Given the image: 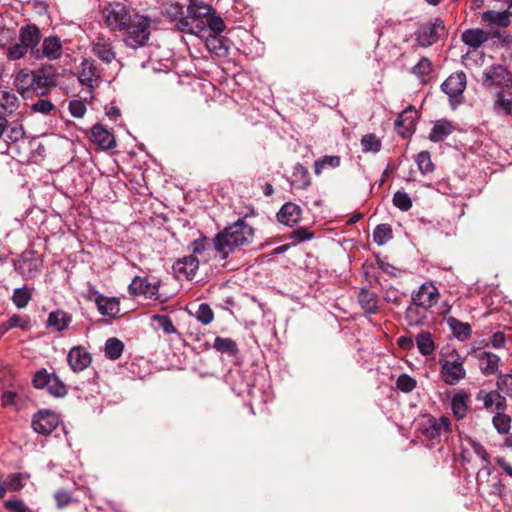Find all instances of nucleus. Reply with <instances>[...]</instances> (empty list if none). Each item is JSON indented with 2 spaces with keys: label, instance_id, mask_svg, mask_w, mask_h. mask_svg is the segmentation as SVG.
Listing matches in <instances>:
<instances>
[{
  "label": "nucleus",
  "instance_id": "nucleus-13",
  "mask_svg": "<svg viewBox=\"0 0 512 512\" xmlns=\"http://www.w3.org/2000/svg\"><path fill=\"white\" fill-rule=\"evenodd\" d=\"M93 54L103 63L111 64L116 60L113 41L109 37L99 36L92 43Z\"/></svg>",
  "mask_w": 512,
  "mask_h": 512
},
{
  "label": "nucleus",
  "instance_id": "nucleus-50",
  "mask_svg": "<svg viewBox=\"0 0 512 512\" xmlns=\"http://www.w3.org/2000/svg\"><path fill=\"white\" fill-rule=\"evenodd\" d=\"M16 39L15 31L6 26L0 27V48H6L8 50L9 46L14 45V41ZM7 51H5L6 53Z\"/></svg>",
  "mask_w": 512,
  "mask_h": 512
},
{
  "label": "nucleus",
  "instance_id": "nucleus-6",
  "mask_svg": "<svg viewBox=\"0 0 512 512\" xmlns=\"http://www.w3.org/2000/svg\"><path fill=\"white\" fill-rule=\"evenodd\" d=\"M104 24L111 31H123L133 16L130 15L126 6L120 2H111L102 10Z\"/></svg>",
  "mask_w": 512,
  "mask_h": 512
},
{
  "label": "nucleus",
  "instance_id": "nucleus-40",
  "mask_svg": "<svg viewBox=\"0 0 512 512\" xmlns=\"http://www.w3.org/2000/svg\"><path fill=\"white\" fill-rule=\"evenodd\" d=\"M494 109L501 114L508 115L512 112V97L510 94L500 92L494 103Z\"/></svg>",
  "mask_w": 512,
  "mask_h": 512
},
{
  "label": "nucleus",
  "instance_id": "nucleus-8",
  "mask_svg": "<svg viewBox=\"0 0 512 512\" xmlns=\"http://www.w3.org/2000/svg\"><path fill=\"white\" fill-rule=\"evenodd\" d=\"M439 363L440 378L445 384L453 386L466 378V370L461 357L458 356L454 360L441 359Z\"/></svg>",
  "mask_w": 512,
  "mask_h": 512
},
{
  "label": "nucleus",
  "instance_id": "nucleus-64",
  "mask_svg": "<svg viewBox=\"0 0 512 512\" xmlns=\"http://www.w3.org/2000/svg\"><path fill=\"white\" fill-rule=\"evenodd\" d=\"M4 507L13 512H27L28 507L20 499H9L4 502Z\"/></svg>",
  "mask_w": 512,
  "mask_h": 512
},
{
  "label": "nucleus",
  "instance_id": "nucleus-45",
  "mask_svg": "<svg viewBox=\"0 0 512 512\" xmlns=\"http://www.w3.org/2000/svg\"><path fill=\"white\" fill-rule=\"evenodd\" d=\"M416 164L422 174H427L433 171L434 165L431 160V155L428 151H421L416 156Z\"/></svg>",
  "mask_w": 512,
  "mask_h": 512
},
{
  "label": "nucleus",
  "instance_id": "nucleus-33",
  "mask_svg": "<svg viewBox=\"0 0 512 512\" xmlns=\"http://www.w3.org/2000/svg\"><path fill=\"white\" fill-rule=\"evenodd\" d=\"M416 345L419 352L424 356H429L435 350V344L432 335L428 331H421L416 336Z\"/></svg>",
  "mask_w": 512,
  "mask_h": 512
},
{
  "label": "nucleus",
  "instance_id": "nucleus-56",
  "mask_svg": "<svg viewBox=\"0 0 512 512\" xmlns=\"http://www.w3.org/2000/svg\"><path fill=\"white\" fill-rule=\"evenodd\" d=\"M497 387L507 396L512 397V374H500Z\"/></svg>",
  "mask_w": 512,
  "mask_h": 512
},
{
  "label": "nucleus",
  "instance_id": "nucleus-9",
  "mask_svg": "<svg viewBox=\"0 0 512 512\" xmlns=\"http://www.w3.org/2000/svg\"><path fill=\"white\" fill-rule=\"evenodd\" d=\"M446 34L445 23L436 18L433 22L422 24L416 32L417 43L422 47H429Z\"/></svg>",
  "mask_w": 512,
  "mask_h": 512
},
{
  "label": "nucleus",
  "instance_id": "nucleus-19",
  "mask_svg": "<svg viewBox=\"0 0 512 512\" xmlns=\"http://www.w3.org/2000/svg\"><path fill=\"white\" fill-rule=\"evenodd\" d=\"M302 217V209L299 205L287 202L285 203L277 213V220L286 226H295Z\"/></svg>",
  "mask_w": 512,
  "mask_h": 512
},
{
  "label": "nucleus",
  "instance_id": "nucleus-32",
  "mask_svg": "<svg viewBox=\"0 0 512 512\" xmlns=\"http://www.w3.org/2000/svg\"><path fill=\"white\" fill-rule=\"evenodd\" d=\"M405 319L410 326H420L424 324L426 314L422 307L414 305L411 301V304L406 309Z\"/></svg>",
  "mask_w": 512,
  "mask_h": 512
},
{
  "label": "nucleus",
  "instance_id": "nucleus-48",
  "mask_svg": "<svg viewBox=\"0 0 512 512\" xmlns=\"http://www.w3.org/2000/svg\"><path fill=\"white\" fill-rule=\"evenodd\" d=\"M417 385V381L408 374H401L396 380V387L401 392L409 393L412 392Z\"/></svg>",
  "mask_w": 512,
  "mask_h": 512
},
{
  "label": "nucleus",
  "instance_id": "nucleus-54",
  "mask_svg": "<svg viewBox=\"0 0 512 512\" xmlns=\"http://www.w3.org/2000/svg\"><path fill=\"white\" fill-rule=\"evenodd\" d=\"M55 108L54 104L48 99H39L31 105V111L48 115Z\"/></svg>",
  "mask_w": 512,
  "mask_h": 512
},
{
  "label": "nucleus",
  "instance_id": "nucleus-59",
  "mask_svg": "<svg viewBox=\"0 0 512 512\" xmlns=\"http://www.w3.org/2000/svg\"><path fill=\"white\" fill-rule=\"evenodd\" d=\"M432 70V63L428 58H422L412 69L417 76L428 75Z\"/></svg>",
  "mask_w": 512,
  "mask_h": 512
},
{
  "label": "nucleus",
  "instance_id": "nucleus-58",
  "mask_svg": "<svg viewBox=\"0 0 512 512\" xmlns=\"http://www.w3.org/2000/svg\"><path fill=\"white\" fill-rule=\"evenodd\" d=\"M313 237H314V233L309 231L305 227H300V228L294 230L290 234V239L295 241V242H297V243H301L303 241L310 240Z\"/></svg>",
  "mask_w": 512,
  "mask_h": 512
},
{
  "label": "nucleus",
  "instance_id": "nucleus-7",
  "mask_svg": "<svg viewBox=\"0 0 512 512\" xmlns=\"http://www.w3.org/2000/svg\"><path fill=\"white\" fill-rule=\"evenodd\" d=\"M451 420L446 416L427 417L420 423L421 434L429 440H440L451 432Z\"/></svg>",
  "mask_w": 512,
  "mask_h": 512
},
{
  "label": "nucleus",
  "instance_id": "nucleus-44",
  "mask_svg": "<svg viewBox=\"0 0 512 512\" xmlns=\"http://www.w3.org/2000/svg\"><path fill=\"white\" fill-rule=\"evenodd\" d=\"M362 151L367 152H379L381 150L382 144L380 139H378L374 134H366L361 139Z\"/></svg>",
  "mask_w": 512,
  "mask_h": 512
},
{
  "label": "nucleus",
  "instance_id": "nucleus-62",
  "mask_svg": "<svg viewBox=\"0 0 512 512\" xmlns=\"http://www.w3.org/2000/svg\"><path fill=\"white\" fill-rule=\"evenodd\" d=\"M86 110V105L81 100H72L69 103V111L76 118H82Z\"/></svg>",
  "mask_w": 512,
  "mask_h": 512
},
{
  "label": "nucleus",
  "instance_id": "nucleus-28",
  "mask_svg": "<svg viewBox=\"0 0 512 512\" xmlns=\"http://www.w3.org/2000/svg\"><path fill=\"white\" fill-rule=\"evenodd\" d=\"M291 184L298 189H306L311 184L307 168L300 163L293 167Z\"/></svg>",
  "mask_w": 512,
  "mask_h": 512
},
{
  "label": "nucleus",
  "instance_id": "nucleus-21",
  "mask_svg": "<svg viewBox=\"0 0 512 512\" xmlns=\"http://www.w3.org/2000/svg\"><path fill=\"white\" fill-rule=\"evenodd\" d=\"M91 140L104 150L112 149L116 145L114 135L103 125L96 124L91 128Z\"/></svg>",
  "mask_w": 512,
  "mask_h": 512
},
{
  "label": "nucleus",
  "instance_id": "nucleus-31",
  "mask_svg": "<svg viewBox=\"0 0 512 512\" xmlns=\"http://www.w3.org/2000/svg\"><path fill=\"white\" fill-rule=\"evenodd\" d=\"M25 136V131L23 129L22 124L18 122H12L10 124H6V130L4 134V141L7 144V150L11 143H16L19 140L23 139Z\"/></svg>",
  "mask_w": 512,
  "mask_h": 512
},
{
  "label": "nucleus",
  "instance_id": "nucleus-41",
  "mask_svg": "<svg viewBox=\"0 0 512 512\" xmlns=\"http://www.w3.org/2000/svg\"><path fill=\"white\" fill-rule=\"evenodd\" d=\"M392 238V229L389 224H379L373 231V240L377 245H384Z\"/></svg>",
  "mask_w": 512,
  "mask_h": 512
},
{
  "label": "nucleus",
  "instance_id": "nucleus-60",
  "mask_svg": "<svg viewBox=\"0 0 512 512\" xmlns=\"http://www.w3.org/2000/svg\"><path fill=\"white\" fill-rule=\"evenodd\" d=\"M5 480L6 490L18 491L24 485L21 474H10Z\"/></svg>",
  "mask_w": 512,
  "mask_h": 512
},
{
  "label": "nucleus",
  "instance_id": "nucleus-24",
  "mask_svg": "<svg viewBox=\"0 0 512 512\" xmlns=\"http://www.w3.org/2000/svg\"><path fill=\"white\" fill-rule=\"evenodd\" d=\"M95 303L100 314L104 316L115 317L120 311L119 301L114 297L98 295Z\"/></svg>",
  "mask_w": 512,
  "mask_h": 512
},
{
  "label": "nucleus",
  "instance_id": "nucleus-27",
  "mask_svg": "<svg viewBox=\"0 0 512 512\" xmlns=\"http://www.w3.org/2000/svg\"><path fill=\"white\" fill-rule=\"evenodd\" d=\"M454 131L453 125L447 120L437 121L431 129L429 139L433 142H441Z\"/></svg>",
  "mask_w": 512,
  "mask_h": 512
},
{
  "label": "nucleus",
  "instance_id": "nucleus-15",
  "mask_svg": "<svg viewBox=\"0 0 512 512\" xmlns=\"http://www.w3.org/2000/svg\"><path fill=\"white\" fill-rule=\"evenodd\" d=\"M199 262L194 255L184 256L173 264V271L178 279L191 280L199 268Z\"/></svg>",
  "mask_w": 512,
  "mask_h": 512
},
{
  "label": "nucleus",
  "instance_id": "nucleus-22",
  "mask_svg": "<svg viewBox=\"0 0 512 512\" xmlns=\"http://www.w3.org/2000/svg\"><path fill=\"white\" fill-rule=\"evenodd\" d=\"M71 322V314L58 309L49 313L46 325L48 328L53 329L55 332H62L69 327Z\"/></svg>",
  "mask_w": 512,
  "mask_h": 512
},
{
  "label": "nucleus",
  "instance_id": "nucleus-51",
  "mask_svg": "<svg viewBox=\"0 0 512 512\" xmlns=\"http://www.w3.org/2000/svg\"><path fill=\"white\" fill-rule=\"evenodd\" d=\"M392 201L393 204L401 211H408L412 207V200L405 192H395Z\"/></svg>",
  "mask_w": 512,
  "mask_h": 512
},
{
  "label": "nucleus",
  "instance_id": "nucleus-34",
  "mask_svg": "<svg viewBox=\"0 0 512 512\" xmlns=\"http://www.w3.org/2000/svg\"><path fill=\"white\" fill-rule=\"evenodd\" d=\"M447 323L454 335L461 341L466 340L471 334V326L468 323H463L454 317H449Z\"/></svg>",
  "mask_w": 512,
  "mask_h": 512
},
{
  "label": "nucleus",
  "instance_id": "nucleus-30",
  "mask_svg": "<svg viewBox=\"0 0 512 512\" xmlns=\"http://www.w3.org/2000/svg\"><path fill=\"white\" fill-rule=\"evenodd\" d=\"M480 369L485 375H492L498 369L500 358L491 352H483L479 357Z\"/></svg>",
  "mask_w": 512,
  "mask_h": 512
},
{
  "label": "nucleus",
  "instance_id": "nucleus-20",
  "mask_svg": "<svg viewBox=\"0 0 512 512\" xmlns=\"http://www.w3.org/2000/svg\"><path fill=\"white\" fill-rule=\"evenodd\" d=\"M470 398L471 394L464 389H459L453 394L450 405L452 413L457 420H462L466 417Z\"/></svg>",
  "mask_w": 512,
  "mask_h": 512
},
{
  "label": "nucleus",
  "instance_id": "nucleus-4",
  "mask_svg": "<svg viewBox=\"0 0 512 512\" xmlns=\"http://www.w3.org/2000/svg\"><path fill=\"white\" fill-rule=\"evenodd\" d=\"M213 8L200 1L189 3L187 7V15L181 17L177 22V28L181 32L197 35L207 32L206 21L211 15Z\"/></svg>",
  "mask_w": 512,
  "mask_h": 512
},
{
  "label": "nucleus",
  "instance_id": "nucleus-5",
  "mask_svg": "<svg viewBox=\"0 0 512 512\" xmlns=\"http://www.w3.org/2000/svg\"><path fill=\"white\" fill-rule=\"evenodd\" d=\"M123 41L126 46L137 49L143 47L150 37V21L142 15H134L126 25Z\"/></svg>",
  "mask_w": 512,
  "mask_h": 512
},
{
  "label": "nucleus",
  "instance_id": "nucleus-16",
  "mask_svg": "<svg viewBox=\"0 0 512 512\" xmlns=\"http://www.w3.org/2000/svg\"><path fill=\"white\" fill-rule=\"evenodd\" d=\"M466 88V75L464 72L451 74L441 85L442 91L450 100L462 96Z\"/></svg>",
  "mask_w": 512,
  "mask_h": 512
},
{
  "label": "nucleus",
  "instance_id": "nucleus-14",
  "mask_svg": "<svg viewBox=\"0 0 512 512\" xmlns=\"http://www.w3.org/2000/svg\"><path fill=\"white\" fill-rule=\"evenodd\" d=\"M59 420L55 413L50 411H39L34 415L32 427L35 432L42 435H49L57 426Z\"/></svg>",
  "mask_w": 512,
  "mask_h": 512
},
{
  "label": "nucleus",
  "instance_id": "nucleus-57",
  "mask_svg": "<svg viewBox=\"0 0 512 512\" xmlns=\"http://www.w3.org/2000/svg\"><path fill=\"white\" fill-rule=\"evenodd\" d=\"M210 244V240L207 237H202L194 240L191 243L190 249L194 256L202 255L210 247Z\"/></svg>",
  "mask_w": 512,
  "mask_h": 512
},
{
  "label": "nucleus",
  "instance_id": "nucleus-52",
  "mask_svg": "<svg viewBox=\"0 0 512 512\" xmlns=\"http://www.w3.org/2000/svg\"><path fill=\"white\" fill-rule=\"evenodd\" d=\"M152 320L157 322L159 328L165 334H174L177 332L172 320L167 315H153Z\"/></svg>",
  "mask_w": 512,
  "mask_h": 512
},
{
  "label": "nucleus",
  "instance_id": "nucleus-43",
  "mask_svg": "<svg viewBox=\"0 0 512 512\" xmlns=\"http://www.w3.org/2000/svg\"><path fill=\"white\" fill-rule=\"evenodd\" d=\"M159 287H160L159 281L151 282L147 278H145V283H144V287H143L144 288L143 296H145L147 299L158 300L160 302L166 301V298L162 297L159 294Z\"/></svg>",
  "mask_w": 512,
  "mask_h": 512
},
{
  "label": "nucleus",
  "instance_id": "nucleus-23",
  "mask_svg": "<svg viewBox=\"0 0 512 512\" xmlns=\"http://www.w3.org/2000/svg\"><path fill=\"white\" fill-rule=\"evenodd\" d=\"M205 38V46L218 56H226L229 53L228 40L221 35L208 34Z\"/></svg>",
  "mask_w": 512,
  "mask_h": 512
},
{
  "label": "nucleus",
  "instance_id": "nucleus-29",
  "mask_svg": "<svg viewBox=\"0 0 512 512\" xmlns=\"http://www.w3.org/2000/svg\"><path fill=\"white\" fill-rule=\"evenodd\" d=\"M18 104V97L13 91L0 90V113L12 114Z\"/></svg>",
  "mask_w": 512,
  "mask_h": 512
},
{
  "label": "nucleus",
  "instance_id": "nucleus-42",
  "mask_svg": "<svg viewBox=\"0 0 512 512\" xmlns=\"http://www.w3.org/2000/svg\"><path fill=\"white\" fill-rule=\"evenodd\" d=\"M340 157L334 155H326L316 160L314 163V172L319 175L325 168H337L340 165Z\"/></svg>",
  "mask_w": 512,
  "mask_h": 512
},
{
  "label": "nucleus",
  "instance_id": "nucleus-36",
  "mask_svg": "<svg viewBox=\"0 0 512 512\" xmlns=\"http://www.w3.org/2000/svg\"><path fill=\"white\" fill-rule=\"evenodd\" d=\"M1 325L6 328V332L12 328L28 330L31 327V320L27 315L13 314L6 322L1 323Z\"/></svg>",
  "mask_w": 512,
  "mask_h": 512
},
{
  "label": "nucleus",
  "instance_id": "nucleus-63",
  "mask_svg": "<svg viewBox=\"0 0 512 512\" xmlns=\"http://www.w3.org/2000/svg\"><path fill=\"white\" fill-rule=\"evenodd\" d=\"M146 277L136 276L129 285V292L133 296L143 295Z\"/></svg>",
  "mask_w": 512,
  "mask_h": 512
},
{
  "label": "nucleus",
  "instance_id": "nucleus-46",
  "mask_svg": "<svg viewBox=\"0 0 512 512\" xmlns=\"http://www.w3.org/2000/svg\"><path fill=\"white\" fill-rule=\"evenodd\" d=\"M46 389L55 397H63L67 393L65 384L55 374L51 375Z\"/></svg>",
  "mask_w": 512,
  "mask_h": 512
},
{
  "label": "nucleus",
  "instance_id": "nucleus-18",
  "mask_svg": "<svg viewBox=\"0 0 512 512\" xmlns=\"http://www.w3.org/2000/svg\"><path fill=\"white\" fill-rule=\"evenodd\" d=\"M417 110L412 106L405 109L395 121V127L402 137L411 135L414 131Z\"/></svg>",
  "mask_w": 512,
  "mask_h": 512
},
{
  "label": "nucleus",
  "instance_id": "nucleus-11",
  "mask_svg": "<svg viewBox=\"0 0 512 512\" xmlns=\"http://www.w3.org/2000/svg\"><path fill=\"white\" fill-rule=\"evenodd\" d=\"M439 290L432 282L423 283L417 291H413L411 301L414 305L422 307L424 311L430 309L437 303Z\"/></svg>",
  "mask_w": 512,
  "mask_h": 512
},
{
  "label": "nucleus",
  "instance_id": "nucleus-35",
  "mask_svg": "<svg viewBox=\"0 0 512 512\" xmlns=\"http://www.w3.org/2000/svg\"><path fill=\"white\" fill-rule=\"evenodd\" d=\"M213 347L220 353L234 356L238 352V346L231 338L216 337Z\"/></svg>",
  "mask_w": 512,
  "mask_h": 512
},
{
  "label": "nucleus",
  "instance_id": "nucleus-49",
  "mask_svg": "<svg viewBox=\"0 0 512 512\" xmlns=\"http://www.w3.org/2000/svg\"><path fill=\"white\" fill-rule=\"evenodd\" d=\"M195 316L196 319L203 325L210 324L214 319V313L210 306L206 303H202L198 306Z\"/></svg>",
  "mask_w": 512,
  "mask_h": 512
},
{
  "label": "nucleus",
  "instance_id": "nucleus-47",
  "mask_svg": "<svg viewBox=\"0 0 512 512\" xmlns=\"http://www.w3.org/2000/svg\"><path fill=\"white\" fill-rule=\"evenodd\" d=\"M493 425L500 434H507L510 430L511 418L504 412H497L493 417Z\"/></svg>",
  "mask_w": 512,
  "mask_h": 512
},
{
  "label": "nucleus",
  "instance_id": "nucleus-39",
  "mask_svg": "<svg viewBox=\"0 0 512 512\" xmlns=\"http://www.w3.org/2000/svg\"><path fill=\"white\" fill-rule=\"evenodd\" d=\"M32 298V291L28 287L24 286L21 288H16L12 295V301L14 305L19 308H25L29 301Z\"/></svg>",
  "mask_w": 512,
  "mask_h": 512
},
{
  "label": "nucleus",
  "instance_id": "nucleus-12",
  "mask_svg": "<svg viewBox=\"0 0 512 512\" xmlns=\"http://www.w3.org/2000/svg\"><path fill=\"white\" fill-rule=\"evenodd\" d=\"M78 79L82 85L90 89L99 85L101 73L94 60L87 58L82 60L78 71Z\"/></svg>",
  "mask_w": 512,
  "mask_h": 512
},
{
  "label": "nucleus",
  "instance_id": "nucleus-38",
  "mask_svg": "<svg viewBox=\"0 0 512 512\" xmlns=\"http://www.w3.org/2000/svg\"><path fill=\"white\" fill-rule=\"evenodd\" d=\"M482 19L490 24H496L502 27H507L510 24V18L507 12L502 11H485L482 13Z\"/></svg>",
  "mask_w": 512,
  "mask_h": 512
},
{
  "label": "nucleus",
  "instance_id": "nucleus-37",
  "mask_svg": "<svg viewBox=\"0 0 512 512\" xmlns=\"http://www.w3.org/2000/svg\"><path fill=\"white\" fill-rule=\"evenodd\" d=\"M124 344L118 338H109L105 343V356L110 360H117L121 357Z\"/></svg>",
  "mask_w": 512,
  "mask_h": 512
},
{
  "label": "nucleus",
  "instance_id": "nucleus-53",
  "mask_svg": "<svg viewBox=\"0 0 512 512\" xmlns=\"http://www.w3.org/2000/svg\"><path fill=\"white\" fill-rule=\"evenodd\" d=\"M206 26L209 27V34L220 35L225 30V23L223 19L215 15H210L209 18H207Z\"/></svg>",
  "mask_w": 512,
  "mask_h": 512
},
{
  "label": "nucleus",
  "instance_id": "nucleus-17",
  "mask_svg": "<svg viewBox=\"0 0 512 512\" xmlns=\"http://www.w3.org/2000/svg\"><path fill=\"white\" fill-rule=\"evenodd\" d=\"M90 353L81 346H75L70 349L67 355V362L74 372H81L91 364Z\"/></svg>",
  "mask_w": 512,
  "mask_h": 512
},
{
  "label": "nucleus",
  "instance_id": "nucleus-1",
  "mask_svg": "<svg viewBox=\"0 0 512 512\" xmlns=\"http://www.w3.org/2000/svg\"><path fill=\"white\" fill-rule=\"evenodd\" d=\"M19 42L9 46L6 58L9 61L23 59L28 52L36 60L47 59L49 61L59 60L63 55L62 40L51 35L41 41V32L35 24H27L19 29Z\"/></svg>",
  "mask_w": 512,
  "mask_h": 512
},
{
  "label": "nucleus",
  "instance_id": "nucleus-61",
  "mask_svg": "<svg viewBox=\"0 0 512 512\" xmlns=\"http://www.w3.org/2000/svg\"><path fill=\"white\" fill-rule=\"evenodd\" d=\"M52 374H49L46 370L38 371L33 378V384L38 389L46 388L49 384L50 377Z\"/></svg>",
  "mask_w": 512,
  "mask_h": 512
},
{
  "label": "nucleus",
  "instance_id": "nucleus-25",
  "mask_svg": "<svg viewBox=\"0 0 512 512\" xmlns=\"http://www.w3.org/2000/svg\"><path fill=\"white\" fill-rule=\"evenodd\" d=\"M462 41L468 45L469 47H472L474 49H477L480 47L484 42L488 41L489 39V33L482 30V29H468L462 33Z\"/></svg>",
  "mask_w": 512,
  "mask_h": 512
},
{
  "label": "nucleus",
  "instance_id": "nucleus-10",
  "mask_svg": "<svg viewBox=\"0 0 512 512\" xmlns=\"http://www.w3.org/2000/svg\"><path fill=\"white\" fill-rule=\"evenodd\" d=\"M483 85L485 87H510L512 85V74L503 65H492L483 72Z\"/></svg>",
  "mask_w": 512,
  "mask_h": 512
},
{
  "label": "nucleus",
  "instance_id": "nucleus-55",
  "mask_svg": "<svg viewBox=\"0 0 512 512\" xmlns=\"http://www.w3.org/2000/svg\"><path fill=\"white\" fill-rule=\"evenodd\" d=\"M54 499L56 501L57 508L59 509L67 507L74 500L71 493L64 489L56 491Z\"/></svg>",
  "mask_w": 512,
  "mask_h": 512
},
{
  "label": "nucleus",
  "instance_id": "nucleus-2",
  "mask_svg": "<svg viewBox=\"0 0 512 512\" xmlns=\"http://www.w3.org/2000/svg\"><path fill=\"white\" fill-rule=\"evenodd\" d=\"M57 83V70L53 65H43L37 70L21 69L14 78V85L23 97L44 96Z\"/></svg>",
  "mask_w": 512,
  "mask_h": 512
},
{
  "label": "nucleus",
  "instance_id": "nucleus-3",
  "mask_svg": "<svg viewBox=\"0 0 512 512\" xmlns=\"http://www.w3.org/2000/svg\"><path fill=\"white\" fill-rule=\"evenodd\" d=\"M254 237V229L239 219L219 232L214 238L215 250L226 259L236 249L249 245Z\"/></svg>",
  "mask_w": 512,
  "mask_h": 512
},
{
  "label": "nucleus",
  "instance_id": "nucleus-26",
  "mask_svg": "<svg viewBox=\"0 0 512 512\" xmlns=\"http://www.w3.org/2000/svg\"><path fill=\"white\" fill-rule=\"evenodd\" d=\"M358 301L362 309L368 314H376L378 311L377 295L367 289H361L358 294Z\"/></svg>",
  "mask_w": 512,
  "mask_h": 512
}]
</instances>
